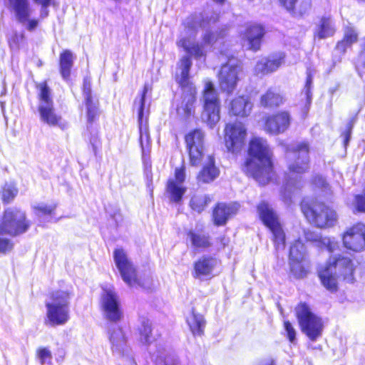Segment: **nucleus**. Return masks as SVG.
Instances as JSON below:
<instances>
[{
	"instance_id": "40",
	"label": "nucleus",
	"mask_w": 365,
	"mask_h": 365,
	"mask_svg": "<svg viewBox=\"0 0 365 365\" xmlns=\"http://www.w3.org/2000/svg\"><path fill=\"white\" fill-rule=\"evenodd\" d=\"M87 123L92 125L98 120L100 115L98 100L84 101Z\"/></svg>"
},
{
	"instance_id": "54",
	"label": "nucleus",
	"mask_w": 365,
	"mask_h": 365,
	"mask_svg": "<svg viewBox=\"0 0 365 365\" xmlns=\"http://www.w3.org/2000/svg\"><path fill=\"white\" fill-rule=\"evenodd\" d=\"M352 45L344 41L342 38L339 40L334 46V51L339 57L344 56L349 49H351Z\"/></svg>"
},
{
	"instance_id": "32",
	"label": "nucleus",
	"mask_w": 365,
	"mask_h": 365,
	"mask_svg": "<svg viewBox=\"0 0 365 365\" xmlns=\"http://www.w3.org/2000/svg\"><path fill=\"white\" fill-rule=\"evenodd\" d=\"M187 43L188 39L187 38H182L177 43V45L184 49V51L188 54L187 56L190 58V56H193L196 59H205L207 53L203 49L202 44H200L199 43H194L191 46H188Z\"/></svg>"
},
{
	"instance_id": "10",
	"label": "nucleus",
	"mask_w": 365,
	"mask_h": 365,
	"mask_svg": "<svg viewBox=\"0 0 365 365\" xmlns=\"http://www.w3.org/2000/svg\"><path fill=\"white\" fill-rule=\"evenodd\" d=\"M295 316L302 331L311 341H316L322 336L324 328L322 319L312 311L307 302H300L297 304Z\"/></svg>"
},
{
	"instance_id": "31",
	"label": "nucleus",
	"mask_w": 365,
	"mask_h": 365,
	"mask_svg": "<svg viewBox=\"0 0 365 365\" xmlns=\"http://www.w3.org/2000/svg\"><path fill=\"white\" fill-rule=\"evenodd\" d=\"M74 56L71 51L63 50L59 55V72L64 80H69L73 66Z\"/></svg>"
},
{
	"instance_id": "3",
	"label": "nucleus",
	"mask_w": 365,
	"mask_h": 365,
	"mask_svg": "<svg viewBox=\"0 0 365 365\" xmlns=\"http://www.w3.org/2000/svg\"><path fill=\"white\" fill-rule=\"evenodd\" d=\"M300 210L306 220L313 227L325 230L333 227L338 215L332 205L319 197H304L299 202Z\"/></svg>"
},
{
	"instance_id": "6",
	"label": "nucleus",
	"mask_w": 365,
	"mask_h": 365,
	"mask_svg": "<svg viewBox=\"0 0 365 365\" xmlns=\"http://www.w3.org/2000/svg\"><path fill=\"white\" fill-rule=\"evenodd\" d=\"M72 292L64 289H55L49 292L50 302L46 303V324L51 327L62 326L70 319L69 304Z\"/></svg>"
},
{
	"instance_id": "56",
	"label": "nucleus",
	"mask_w": 365,
	"mask_h": 365,
	"mask_svg": "<svg viewBox=\"0 0 365 365\" xmlns=\"http://www.w3.org/2000/svg\"><path fill=\"white\" fill-rule=\"evenodd\" d=\"M140 334L145 342H148L152 334L151 325L147 322H143L139 329Z\"/></svg>"
},
{
	"instance_id": "35",
	"label": "nucleus",
	"mask_w": 365,
	"mask_h": 365,
	"mask_svg": "<svg viewBox=\"0 0 365 365\" xmlns=\"http://www.w3.org/2000/svg\"><path fill=\"white\" fill-rule=\"evenodd\" d=\"M187 324L194 336H201L204 334L206 321L204 317L196 313L194 309H192L191 317L187 320Z\"/></svg>"
},
{
	"instance_id": "11",
	"label": "nucleus",
	"mask_w": 365,
	"mask_h": 365,
	"mask_svg": "<svg viewBox=\"0 0 365 365\" xmlns=\"http://www.w3.org/2000/svg\"><path fill=\"white\" fill-rule=\"evenodd\" d=\"M247 138V128L241 121L225 123L223 130V141L227 152L233 155L240 154L245 149Z\"/></svg>"
},
{
	"instance_id": "5",
	"label": "nucleus",
	"mask_w": 365,
	"mask_h": 365,
	"mask_svg": "<svg viewBox=\"0 0 365 365\" xmlns=\"http://www.w3.org/2000/svg\"><path fill=\"white\" fill-rule=\"evenodd\" d=\"M256 209L259 220L271 234L274 250H283L287 245V236L278 213L266 200H261Z\"/></svg>"
},
{
	"instance_id": "20",
	"label": "nucleus",
	"mask_w": 365,
	"mask_h": 365,
	"mask_svg": "<svg viewBox=\"0 0 365 365\" xmlns=\"http://www.w3.org/2000/svg\"><path fill=\"white\" fill-rule=\"evenodd\" d=\"M240 205L236 202H217L212 209V222L216 227L225 226L239 211Z\"/></svg>"
},
{
	"instance_id": "45",
	"label": "nucleus",
	"mask_w": 365,
	"mask_h": 365,
	"mask_svg": "<svg viewBox=\"0 0 365 365\" xmlns=\"http://www.w3.org/2000/svg\"><path fill=\"white\" fill-rule=\"evenodd\" d=\"M341 38L353 46L359 41V32L354 26H346L344 29Z\"/></svg>"
},
{
	"instance_id": "14",
	"label": "nucleus",
	"mask_w": 365,
	"mask_h": 365,
	"mask_svg": "<svg viewBox=\"0 0 365 365\" xmlns=\"http://www.w3.org/2000/svg\"><path fill=\"white\" fill-rule=\"evenodd\" d=\"M242 71V64H231L228 61L222 63L217 74L220 91L227 95L232 94L237 88Z\"/></svg>"
},
{
	"instance_id": "48",
	"label": "nucleus",
	"mask_w": 365,
	"mask_h": 365,
	"mask_svg": "<svg viewBox=\"0 0 365 365\" xmlns=\"http://www.w3.org/2000/svg\"><path fill=\"white\" fill-rule=\"evenodd\" d=\"M57 208V203H53L48 205H36L34 207V211L37 215H52L55 213Z\"/></svg>"
},
{
	"instance_id": "47",
	"label": "nucleus",
	"mask_w": 365,
	"mask_h": 365,
	"mask_svg": "<svg viewBox=\"0 0 365 365\" xmlns=\"http://www.w3.org/2000/svg\"><path fill=\"white\" fill-rule=\"evenodd\" d=\"M311 183L314 189L322 190L323 191L328 192L330 195L331 194L329 184L322 175H317L313 176L311 179Z\"/></svg>"
},
{
	"instance_id": "2",
	"label": "nucleus",
	"mask_w": 365,
	"mask_h": 365,
	"mask_svg": "<svg viewBox=\"0 0 365 365\" xmlns=\"http://www.w3.org/2000/svg\"><path fill=\"white\" fill-rule=\"evenodd\" d=\"M355 272L353 260L339 254L329 256L324 265L318 268L317 275L322 287L334 294L339 290V279L346 283L354 282Z\"/></svg>"
},
{
	"instance_id": "16",
	"label": "nucleus",
	"mask_w": 365,
	"mask_h": 365,
	"mask_svg": "<svg viewBox=\"0 0 365 365\" xmlns=\"http://www.w3.org/2000/svg\"><path fill=\"white\" fill-rule=\"evenodd\" d=\"M186 168L184 164L176 168L174 171V178H169L165 185V192L170 201L175 204H181L187 187L183 185L185 180Z\"/></svg>"
},
{
	"instance_id": "13",
	"label": "nucleus",
	"mask_w": 365,
	"mask_h": 365,
	"mask_svg": "<svg viewBox=\"0 0 365 365\" xmlns=\"http://www.w3.org/2000/svg\"><path fill=\"white\" fill-rule=\"evenodd\" d=\"M205 138L204 131L199 128L191 129L184 136L191 166L198 167L203 162L205 156Z\"/></svg>"
},
{
	"instance_id": "17",
	"label": "nucleus",
	"mask_w": 365,
	"mask_h": 365,
	"mask_svg": "<svg viewBox=\"0 0 365 365\" xmlns=\"http://www.w3.org/2000/svg\"><path fill=\"white\" fill-rule=\"evenodd\" d=\"M101 307L106 318L110 322H118L123 317L119 297L113 289L104 288L103 289Z\"/></svg>"
},
{
	"instance_id": "49",
	"label": "nucleus",
	"mask_w": 365,
	"mask_h": 365,
	"mask_svg": "<svg viewBox=\"0 0 365 365\" xmlns=\"http://www.w3.org/2000/svg\"><path fill=\"white\" fill-rule=\"evenodd\" d=\"M354 212L365 213V191L354 197Z\"/></svg>"
},
{
	"instance_id": "26",
	"label": "nucleus",
	"mask_w": 365,
	"mask_h": 365,
	"mask_svg": "<svg viewBox=\"0 0 365 365\" xmlns=\"http://www.w3.org/2000/svg\"><path fill=\"white\" fill-rule=\"evenodd\" d=\"M336 31L337 28L333 16L324 14L318 18L313 36L314 39H325L334 36Z\"/></svg>"
},
{
	"instance_id": "59",
	"label": "nucleus",
	"mask_w": 365,
	"mask_h": 365,
	"mask_svg": "<svg viewBox=\"0 0 365 365\" xmlns=\"http://www.w3.org/2000/svg\"><path fill=\"white\" fill-rule=\"evenodd\" d=\"M89 143L91 144L92 149L95 154L97 153L98 148L101 145V139L98 134L91 133L88 137Z\"/></svg>"
},
{
	"instance_id": "46",
	"label": "nucleus",
	"mask_w": 365,
	"mask_h": 365,
	"mask_svg": "<svg viewBox=\"0 0 365 365\" xmlns=\"http://www.w3.org/2000/svg\"><path fill=\"white\" fill-rule=\"evenodd\" d=\"M36 358L41 365L51 364L52 353L48 347L40 346L36 351Z\"/></svg>"
},
{
	"instance_id": "25",
	"label": "nucleus",
	"mask_w": 365,
	"mask_h": 365,
	"mask_svg": "<svg viewBox=\"0 0 365 365\" xmlns=\"http://www.w3.org/2000/svg\"><path fill=\"white\" fill-rule=\"evenodd\" d=\"M265 34L264 26L259 23L249 24L243 33L244 38L247 41L249 48L255 52L260 49Z\"/></svg>"
},
{
	"instance_id": "50",
	"label": "nucleus",
	"mask_w": 365,
	"mask_h": 365,
	"mask_svg": "<svg viewBox=\"0 0 365 365\" xmlns=\"http://www.w3.org/2000/svg\"><path fill=\"white\" fill-rule=\"evenodd\" d=\"M355 122H356V117H353L352 118H351L346 126L345 130H344L341 133V137L343 138V144L345 148L347 147V145L349 143L351 135L352 130L354 128Z\"/></svg>"
},
{
	"instance_id": "53",
	"label": "nucleus",
	"mask_w": 365,
	"mask_h": 365,
	"mask_svg": "<svg viewBox=\"0 0 365 365\" xmlns=\"http://www.w3.org/2000/svg\"><path fill=\"white\" fill-rule=\"evenodd\" d=\"M315 73V70L313 68L309 67L306 71V80L304 83V89L307 98H311V89L313 82V77Z\"/></svg>"
},
{
	"instance_id": "41",
	"label": "nucleus",
	"mask_w": 365,
	"mask_h": 365,
	"mask_svg": "<svg viewBox=\"0 0 365 365\" xmlns=\"http://www.w3.org/2000/svg\"><path fill=\"white\" fill-rule=\"evenodd\" d=\"M35 87L38 90V99L41 103L44 104L53 103L51 91L48 86L47 80L36 83Z\"/></svg>"
},
{
	"instance_id": "60",
	"label": "nucleus",
	"mask_w": 365,
	"mask_h": 365,
	"mask_svg": "<svg viewBox=\"0 0 365 365\" xmlns=\"http://www.w3.org/2000/svg\"><path fill=\"white\" fill-rule=\"evenodd\" d=\"M230 239L226 235H220L216 238V243L220 248H225L229 245Z\"/></svg>"
},
{
	"instance_id": "34",
	"label": "nucleus",
	"mask_w": 365,
	"mask_h": 365,
	"mask_svg": "<svg viewBox=\"0 0 365 365\" xmlns=\"http://www.w3.org/2000/svg\"><path fill=\"white\" fill-rule=\"evenodd\" d=\"M293 260H307L306 246L299 238L294 240L289 248L288 261Z\"/></svg>"
},
{
	"instance_id": "30",
	"label": "nucleus",
	"mask_w": 365,
	"mask_h": 365,
	"mask_svg": "<svg viewBox=\"0 0 365 365\" xmlns=\"http://www.w3.org/2000/svg\"><path fill=\"white\" fill-rule=\"evenodd\" d=\"M38 110L42 121L51 126L58 125L64 128L65 125L61 123V117L56 113L53 103L40 105Z\"/></svg>"
},
{
	"instance_id": "43",
	"label": "nucleus",
	"mask_w": 365,
	"mask_h": 365,
	"mask_svg": "<svg viewBox=\"0 0 365 365\" xmlns=\"http://www.w3.org/2000/svg\"><path fill=\"white\" fill-rule=\"evenodd\" d=\"M148 91V86L145 85L143 88L141 95H140V105H139V108L138 110V123H139V130H140V142L141 146H143L142 124H143V112H144V107H145V97H146ZM142 149L144 150L143 147H142Z\"/></svg>"
},
{
	"instance_id": "33",
	"label": "nucleus",
	"mask_w": 365,
	"mask_h": 365,
	"mask_svg": "<svg viewBox=\"0 0 365 365\" xmlns=\"http://www.w3.org/2000/svg\"><path fill=\"white\" fill-rule=\"evenodd\" d=\"M289 262V274L294 279H303L309 273V267L305 264L306 260H293Z\"/></svg>"
},
{
	"instance_id": "55",
	"label": "nucleus",
	"mask_w": 365,
	"mask_h": 365,
	"mask_svg": "<svg viewBox=\"0 0 365 365\" xmlns=\"http://www.w3.org/2000/svg\"><path fill=\"white\" fill-rule=\"evenodd\" d=\"M14 247V243L7 237H0V254L6 255Z\"/></svg>"
},
{
	"instance_id": "27",
	"label": "nucleus",
	"mask_w": 365,
	"mask_h": 365,
	"mask_svg": "<svg viewBox=\"0 0 365 365\" xmlns=\"http://www.w3.org/2000/svg\"><path fill=\"white\" fill-rule=\"evenodd\" d=\"M201 165L202 167L196 175V180L198 184H210L219 177L220 171L216 165L213 155H207L205 163Z\"/></svg>"
},
{
	"instance_id": "12",
	"label": "nucleus",
	"mask_w": 365,
	"mask_h": 365,
	"mask_svg": "<svg viewBox=\"0 0 365 365\" xmlns=\"http://www.w3.org/2000/svg\"><path fill=\"white\" fill-rule=\"evenodd\" d=\"M202 97V112L205 115L206 123L212 127L220 119V99L215 83L212 81H205Z\"/></svg>"
},
{
	"instance_id": "42",
	"label": "nucleus",
	"mask_w": 365,
	"mask_h": 365,
	"mask_svg": "<svg viewBox=\"0 0 365 365\" xmlns=\"http://www.w3.org/2000/svg\"><path fill=\"white\" fill-rule=\"evenodd\" d=\"M303 235L306 242L312 243L319 247L326 245V239L314 230L305 229L303 230Z\"/></svg>"
},
{
	"instance_id": "22",
	"label": "nucleus",
	"mask_w": 365,
	"mask_h": 365,
	"mask_svg": "<svg viewBox=\"0 0 365 365\" xmlns=\"http://www.w3.org/2000/svg\"><path fill=\"white\" fill-rule=\"evenodd\" d=\"M10 6L14 10L19 22L24 23L28 21L26 29L29 31H34L38 24L36 19H29L31 15V9L29 0H8Z\"/></svg>"
},
{
	"instance_id": "64",
	"label": "nucleus",
	"mask_w": 365,
	"mask_h": 365,
	"mask_svg": "<svg viewBox=\"0 0 365 365\" xmlns=\"http://www.w3.org/2000/svg\"><path fill=\"white\" fill-rule=\"evenodd\" d=\"M265 365H274V361L272 360V361H270L269 363H267Z\"/></svg>"
},
{
	"instance_id": "4",
	"label": "nucleus",
	"mask_w": 365,
	"mask_h": 365,
	"mask_svg": "<svg viewBox=\"0 0 365 365\" xmlns=\"http://www.w3.org/2000/svg\"><path fill=\"white\" fill-rule=\"evenodd\" d=\"M291 152L294 158L287 163L285 185L293 190L300 191L303 187L301 177L310 169V144L308 141H302L292 148Z\"/></svg>"
},
{
	"instance_id": "38",
	"label": "nucleus",
	"mask_w": 365,
	"mask_h": 365,
	"mask_svg": "<svg viewBox=\"0 0 365 365\" xmlns=\"http://www.w3.org/2000/svg\"><path fill=\"white\" fill-rule=\"evenodd\" d=\"M229 27L224 26L216 32L211 31H207L202 36V43L204 45L212 46L219 40L225 38L228 35Z\"/></svg>"
},
{
	"instance_id": "61",
	"label": "nucleus",
	"mask_w": 365,
	"mask_h": 365,
	"mask_svg": "<svg viewBox=\"0 0 365 365\" xmlns=\"http://www.w3.org/2000/svg\"><path fill=\"white\" fill-rule=\"evenodd\" d=\"M36 4L41 5L42 8L48 6H56L57 5L55 0H33Z\"/></svg>"
},
{
	"instance_id": "37",
	"label": "nucleus",
	"mask_w": 365,
	"mask_h": 365,
	"mask_svg": "<svg viewBox=\"0 0 365 365\" xmlns=\"http://www.w3.org/2000/svg\"><path fill=\"white\" fill-rule=\"evenodd\" d=\"M109 341L113 351H118L127 343V338L121 327L113 329L109 333Z\"/></svg>"
},
{
	"instance_id": "1",
	"label": "nucleus",
	"mask_w": 365,
	"mask_h": 365,
	"mask_svg": "<svg viewBox=\"0 0 365 365\" xmlns=\"http://www.w3.org/2000/svg\"><path fill=\"white\" fill-rule=\"evenodd\" d=\"M247 155L240 169L247 178H252L261 186L277 178L273 152L265 138L252 136L248 140Z\"/></svg>"
},
{
	"instance_id": "8",
	"label": "nucleus",
	"mask_w": 365,
	"mask_h": 365,
	"mask_svg": "<svg viewBox=\"0 0 365 365\" xmlns=\"http://www.w3.org/2000/svg\"><path fill=\"white\" fill-rule=\"evenodd\" d=\"M31 226L26 212L20 207H7L0 217L1 235L16 237L26 233Z\"/></svg>"
},
{
	"instance_id": "19",
	"label": "nucleus",
	"mask_w": 365,
	"mask_h": 365,
	"mask_svg": "<svg viewBox=\"0 0 365 365\" xmlns=\"http://www.w3.org/2000/svg\"><path fill=\"white\" fill-rule=\"evenodd\" d=\"M254 108V103L247 94H238L232 98L227 106V115L236 119L250 117Z\"/></svg>"
},
{
	"instance_id": "58",
	"label": "nucleus",
	"mask_w": 365,
	"mask_h": 365,
	"mask_svg": "<svg viewBox=\"0 0 365 365\" xmlns=\"http://www.w3.org/2000/svg\"><path fill=\"white\" fill-rule=\"evenodd\" d=\"M284 328L287 333V337L292 343L296 339V331L291 322L288 320L284 322Z\"/></svg>"
},
{
	"instance_id": "52",
	"label": "nucleus",
	"mask_w": 365,
	"mask_h": 365,
	"mask_svg": "<svg viewBox=\"0 0 365 365\" xmlns=\"http://www.w3.org/2000/svg\"><path fill=\"white\" fill-rule=\"evenodd\" d=\"M178 359L172 355L158 356L155 359V365H178Z\"/></svg>"
},
{
	"instance_id": "21",
	"label": "nucleus",
	"mask_w": 365,
	"mask_h": 365,
	"mask_svg": "<svg viewBox=\"0 0 365 365\" xmlns=\"http://www.w3.org/2000/svg\"><path fill=\"white\" fill-rule=\"evenodd\" d=\"M217 264V259L216 257L211 255L201 256L193 262L192 277L197 279L212 278Z\"/></svg>"
},
{
	"instance_id": "44",
	"label": "nucleus",
	"mask_w": 365,
	"mask_h": 365,
	"mask_svg": "<svg viewBox=\"0 0 365 365\" xmlns=\"http://www.w3.org/2000/svg\"><path fill=\"white\" fill-rule=\"evenodd\" d=\"M356 70L360 78L365 81V36L363 38V42L358 54Z\"/></svg>"
},
{
	"instance_id": "28",
	"label": "nucleus",
	"mask_w": 365,
	"mask_h": 365,
	"mask_svg": "<svg viewBox=\"0 0 365 365\" xmlns=\"http://www.w3.org/2000/svg\"><path fill=\"white\" fill-rule=\"evenodd\" d=\"M185 235L191 246L195 250H205L212 246L210 237L205 232L203 226L198 229L187 230Z\"/></svg>"
},
{
	"instance_id": "39",
	"label": "nucleus",
	"mask_w": 365,
	"mask_h": 365,
	"mask_svg": "<svg viewBox=\"0 0 365 365\" xmlns=\"http://www.w3.org/2000/svg\"><path fill=\"white\" fill-rule=\"evenodd\" d=\"M212 198L207 195H193L189 203L192 210L200 213L211 202Z\"/></svg>"
},
{
	"instance_id": "7",
	"label": "nucleus",
	"mask_w": 365,
	"mask_h": 365,
	"mask_svg": "<svg viewBox=\"0 0 365 365\" xmlns=\"http://www.w3.org/2000/svg\"><path fill=\"white\" fill-rule=\"evenodd\" d=\"M113 260L123 282L130 287L148 289L152 286V279L142 278L128 254L122 247L113 250Z\"/></svg>"
},
{
	"instance_id": "29",
	"label": "nucleus",
	"mask_w": 365,
	"mask_h": 365,
	"mask_svg": "<svg viewBox=\"0 0 365 365\" xmlns=\"http://www.w3.org/2000/svg\"><path fill=\"white\" fill-rule=\"evenodd\" d=\"M284 58L283 54H273L258 61L256 65L257 73L264 76L276 71L284 62Z\"/></svg>"
},
{
	"instance_id": "62",
	"label": "nucleus",
	"mask_w": 365,
	"mask_h": 365,
	"mask_svg": "<svg viewBox=\"0 0 365 365\" xmlns=\"http://www.w3.org/2000/svg\"><path fill=\"white\" fill-rule=\"evenodd\" d=\"M48 16V10L47 9V8H42L41 7V17L42 19L43 18H46Z\"/></svg>"
},
{
	"instance_id": "36",
	"label": "nucleus",
	"mask_w": 365,
	"mask_h": 365,
	"mask_svg": "<svg viewBox=\"0 0 365 365\" xmlns=\"http://www.w3.org/2000/svg\"><path fill=\"white\" fill-rule=\"evenodd\" d=\"M19 193V189L15 182H5L0 188V197L4 205L12 202Z\"/></svg>"
},
{
	"instance_id": "15",
	"label": "nucleus",
	"mask_w": 365,
	"mask_h": 365,
	"mask_svg": "<svg viewBox=\"0 0 365 365\" xmlns=\"http://www.w3.org/2000/svg\"><path fill=\"white\" fill-rule=\"evenodd\" d=\"M343 246L359 252L365 250V224L358 222L347 227L341 235Z\"/></svg>"
},
{
	"instance_id": "23",
	"label": "nucleus",
	"mask_w": 365,
	"mask_h": 365,
	"mask_svg": "<svg viewBox=\"0 0 365 365\" xmlns=\"http://www.w3.org/2000/svg\"><path fill=\"white\" fill-rule=\"evenodd\" d=\"M279 6L292 17L302 19L310 12L311 0H277Z\"/></svg>"
},
{
	"instance_id": "9",
	"label": "nucleus",
	"mask_w": 365,
	"mask_h": 365,
	"mask_svg": "<svg viewBox=\"0 0 365 365\" xmlns=\"http://www.w3.org/2000/svg\"><path fill=\"white\" fill-rule=\"evenodd\" d=\"M192 61L187 56H182L178 63L180 70V75L175 76V81L183 93L184 98L187 97V101L182 109L186 117L194 113L195 103L196 102L197 88L190 80V71L192 67Z\"/></svg>"
},
{
	"instance_id": "57",
	"label": "nucleus",
	"mask_w": 365,
	"mask_h": 365,
	"mask_svg": "<svg viewBox=\"0 0 365 365\" xmlns=\"http://www.w3.org/2000/svg\"><path fill=\"white\" fill-rule=\"evenodd\" d=\"M24 36L23 34H14L8 40L9 46L12 49H16L19 46L20 42L23 40Z\"/></svg>"
},
{
	"instance_id": "18",
	"label": "nucleus",
	"mask_w": 365,
	"mask_h": 365,
	"mask_svg": "<svg viewBox=\"0 0 365 365\" xmlns=\"http://www.w3.org/2000/svg\"><path fill=\"white\" fill-rule=\"evenodd\" d=\"M292 122L288 110H282L267 115L263 118V129L269 135H279L287 131Z\"/></svg>"
},
{
	"instance_id": "24",
	"label": "nucleus",
	"mask_w": 365,
	"mask_h": 365,
	"mask_svg": "<svg viewBox=\"0 0 365 365\" xmlns=\"http://www.w3.org/2000/svg\"><path fill=\"white\" fill-rule=\"evenodd\" d=\"M286 101L283 92L278 87H269L259 98V106L269 110H274L282 106Z\"/></svg>"
},
{
	"instance_id": "51",
	"label": "nucleus",
	"mask_w": 365,
	"mask_h": 365,
	"mask_svg": "<svg viewBox=\"0 0 365 365\" xmlns=\"http://www.w3.org/2000/svg\"><path fill=\"white\" fill-rule=\"evenodd\" d=\"M82 93L84 101H94L92 96L91 81L89 77H85L83 80Z\"/></svg>"
},
{
	"instance_id": "63",
	"label": "nucleus",
	"mask_w": 365,
	"mask_h": 365,
	"mask_svg": "<svg viewBox=\"0 0 365 365\" xmlns=\"http://www.w3.org/2000/svg\"><path fill=\"white\" fill-rule=\"evenodd\" d=\"M217 4H222L225 2V0H213Z\"/></svg>"
}]
</instances>
